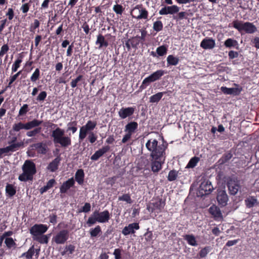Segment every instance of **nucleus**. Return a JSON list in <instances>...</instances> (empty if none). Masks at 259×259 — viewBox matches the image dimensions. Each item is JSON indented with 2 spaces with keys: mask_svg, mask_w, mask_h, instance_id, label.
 Listing matches in <instances>:
<instances>
[{
  "mask_svg": "<svg viewBox=\"0 0 259 259\" xmlns=\"http://www.w3.org/2000/svg\"><path fill=\"white\" fill-rule=\"evenodd\" d=\"M147 149L151 152L150 157L152 159H165V150L167 146L164 144L158 145L155 140H149L146 143Z\"/></svg>",
  "mask_w": 259,
  "mask_h": 259,
  "instance_id": "nucleus-1",
  "label": "nucleus"
},
{
  "mask_svg": "<svg viewBox=\"0 0 259 259\" xmlns=\"http://www.w3.org/2000/svg\"><path fill=\"white\" fill-rule=\"evenodd\" d=\"M229 27H233L237 29L240 33L244 32L248 34H252L257 31L256 27L249 22H243L242 21L235 20L232 23L229 24Z\"/></svg>",
  "mask_w": 259,
  "mask_h": 259,
  "instance_id": "nucleus-2",
  "label": "nucleus"
},
{
  "mask_svg": "<svg viewBox=\"0 0 259 259\" xmlns=\"http://www.w3.org/2000/svg\"><path fill=\"white\" fill-rule=\"evenodd\" d=\"M22 170L23 173L19 176L18 179L24 182L32 180L33 175L36 173L35 164L29 160H26L22 166Z\"/></svg>",
  "mask_w": 259,
  "mask_h": 259,
  "instance_id": "nucleus-3",
  "label": "nucleus"
},
{
  "mask_svg": "<svg viewBox=\"0 0 259 259\" xmlns=\"http://www.w3.org/2000/svg\"><path fill=\"white\" fill-rule=\"evenodd\" d=\"M64 131L58 127L52 132V136L55 143H58L62 147H66L71 145V139L68 137H64Z\"/></svg>",
  "mask_w": 259,
  "mask_h": 259,
  "instance_id": "nucleus-4",
  "label": "nucleus"
},
{
  "mask_svg": "<svg viewBox=\"0 0 259 259\" xmlns=\"http://www.w3.org/2000/svg\"><path fill=\"white\" fill-rule=\"evenodd\" d=\"M213 190L211 183L208 180H204L200 184L198 191L197 196L203 197L209 194Z\"/></svg>",
  "mask_w": 259,
  "mask_h": 259,
  "instance_id": "nucleus-5",
  "label": "nucleus"
},
{
  "mask_svg": "<svg viewBox=\"0 0 259 259\" xmlns=\"http://www.w3.org/2000/svg\"><path fill=\"white\" fill-rule=\"evenodd\" d=\"M227 187L231 195H236L240 188L239 181L236 178H229L227 182Z\"/></svg>",
  "mask_w": 259,
  "mask_h": 259,
  "instance_id": "nucleus-6",
  "label": "nucleus"
},
{
  "mask_svg": "<svg viewBox=\"0 0 259 259\" xmlns=\"http://www.w3.org/2000/svg\"><path fill=\"white\" fill-rule=\"evenodd\" d=\"M68 237L69 231L67 230H62L56 234L53 240L57 244H64L67 240Z\"/></svg>",
  "mask_w": 259,
  "mask_h": 259,
  "instance_id": "nucleus-7",
  "label": "nucleus"
},
{
  "mask_svg": "<svg viewBox=\"0 0 259 259\" xmlns=\"http://www.w3.org/2000/svg\"><path fill=\"white\" fill-rule=\"evenodd\" d=\"M180 9V7L177 5L165 6L159 10V14L160 15H172L173 16L179 12Z\"/></svg>",
  "mask_w": 259,
  "mask_h": 259,
  "instance_id": "nucleus-8",
  "label": "nucleus"
},
{
  "mask_svg": "<svg viewBox=\"0 0 259 259\" xmlns=\"http://www.w3.org/2000/svg\"><path fill=\"white\" fill-rule=\"evenodd\" d=\"M47 230L48 227L45 225L35 224L31 228L30 232L33 237H36L45 233Z\"/></svg>",
  "mask_w": 259,
  "mask_h": 259,
  "instance_id": "nucleus-9",
  "label": "nucleus"
},
{
  "mask_svg": "<svg viewBox=\"0 0 259 259\" xmlns=\"http://www.w3.org/2000/svg\"><path fill=\"white\" fill-rule=\"evenodd\" d=\"M136 10H138L140 14L137 16H132L133 18L138 20L148 19V12L146 8L143 7L142 4L136 5L133 9L132 11H135Z\"/></svg>",
  "mask_w": 259,
  "mask_h": 259,
  "instance_id": "nucleus-10",
  "label": "nucleus"
},
{
  "mask_svg": "<svg viewBox=\"0 0 259 259\" xmlns=\"http://www.w3.org/2000/svg\"><path fill=\"white\" fill-rule=\"evenodd\" d=\"M94 216L96 217L97 222L99 223H106L110 219V214L108 210L100 212L98 210L94 212Z\"/></svg>",
  "mask_w": 259,
  "mask_h": 259,
  "instance_id": "nucleus-11",
  "label": "nucleus"
},
{
  "mask_svg": "<svg viewBox=\"0 0 259 259\" xmlns=\"http://www.w3.org/2000/svg\"><path fill=\"white\" fill-rule=\"evenodd\" d=\"M217 199L219 205L222 206L227 205L228 197L225 190H220L218 192Z\"/></svg>",
  "mask_w": 259,
  "mask_h": 259,
  "instance_id": "nucleus-12",
  "label": "nucleus"
},
{
  "mask_svg": "<svg viewBox=\"0 0 259 259\" xmlns=\"http://www.w3.org/2000/svg\"><path fill=\"white\" fill-rule=\"evenodd\" d=\"M139 225L137 223H133L129 224L127 226H125L122 231V233L125 235H128L130 234H134L135 230L139 229Z\"/></svg>",
  "mask_w": 259,
  "mask_h": 259,
  "instance_id": "nucleus-13",
  "label": "nucleus"
},
{
  "mask_svg": "<svg viewBox=\"0 0 259 259\" xmlns=\"http://www.w3.org/2000/svg\"><path fill=\"white\" fill-rule=\"evenodd\" d=\"M242 90V88L241 87L228 88L226 87H222L221 88V91L225 95H239Z\"/></svg>",
  "mask_w": 259,
  "mask_h": 259,
  "instance_id": "nucleus-14",
  "label": "nucleus"
},
{
  "mask_svg": "<svg viewBox=\"0 0 259 259\" xmlns=\"http://www.w3.org/2000/svg\"><path fill=\"white\" fill-rule=\"evenodd\" d=\"M151 169L154 172H158L161 168L162 164L164 163L165 159H151Z\"/></svg>",
  "mask_w": 259,
  "mask_h": 259,
  "instance_id": "nucleus-15",
  "label": "nucleus"
},
{
  "mask_svg": "<svg viewBox=\"0 0 259 259\" xmlns=\"http://www.w3.org/2000/svg\"><path fill=\"white\" fill-rule=\"evenodd\" d=\"M215 46V41L212 38H205L200 43V47L204 49H212Z\"/></svg>",
  "mask_w": 259,
  "mask_h": 259,
  "instance_id": "nucleus-16",
  "label": "nucleus"
},
{
  "mask_svg": "<svg viewBox=\"0 0 259 259\" xmlns=\"http://www.w3.org/2000/svg\"><path fill=\"white\" fill-rule=\"evenodd\" d=\"M209 213L213 216L215 220L223 219V215L219 207L213 205L209 208Z\"/></svg>",
  "mask_w": 259,
  "mask_h": 259,
  "instance_id": "nucleus-17",
  "label": "nucleus"
},
{
  "mask_svg": "<svg viewBox=\"0 0 259 259\" xmlns=\"http://www.w3.org/2000/svg\"><path fill=\"white\" fill-rule=\"evenodd\" d=\"M110 149L109 146L103 147L101 149L96 151V152L91 156V159L92 160H97L100 157H101L104 153L108 151Z\"/></svg>",
  "mask_w": 259,
  "mask_h": 259,
  "instance_id": "nucleus-18",
  "label": "nucleus"
},
{
  "mask_svg": "<svg viewBox=\"0 0 259 259\" xmlns=\"http://www.w3.org/2000/svg\"><path fill=\"white\" fill-rule=\"evenodd\" d=\"M74 184V181L73 178L68 179L63 183L60 188L61 193H65Z\"/></svg>",
  "mask_w": 259,
  "mask_h": 259,
  "instance_id": "nucleus-19",
  "label": "nucleus"
},
{
  "mask_svg": "<svg viewBox=\"0 0 259 259\" xmlns=\"http://www.w3.org/2000/svg\"><path fill=\"white\" fill-rule=\"evenodd\" d=\"M168 93H171V91L159 92L151 96L149 98V102L150 103H158L162 98L164 95L167 94Z\"/></svg>",
  "mask_w": 259,
  "mask_h": 259,
  "instance_id": "nucleus-20",
  "label": "nucleus"
},
{
  "mask_svg": "<svg viewBox=\"0 0 259 259\" xmlns=\"http://www.w3.org/2000/svg\"><path fill=\"white\" fill-rule=\"evenodd\" d=\"M60 161V157L57 156L50 163L47 167V168L52 172L56 171L58 168V165Z\"/></svg>",
  "mask_w": 259,
  "mask_h": 259,
  "instance_id": "nucleus-21",
  "label": "nucleus"
},
{
  "mask_svg": "<svg viewBox=\"0 0 259 259\" xmlns=\"http://www.w3.org/2000/svg\"><path fill=\"white\" fill-rule=\"evenodd\" d=\"M96 44L99 45V48H101L102 47L106 48L109 45L108 41L105 40V37L101 34L97 35Z\"/></svg>",
  "mask_w": 259,
  "mask_h": 259,
  "instance_id": "nucleus-22",
  "label": "nucleus"
},
{
  "mask_svg": "<svg viewBox=\"0 0 259 259\" xmlns=\"http://www.w3.org/2000/svg\"><path fill=\"white\" fill-rule=\"evenodd\" d=\"M151 205L153 206V207L152 208V212L155 209L161 210L165 205V202L163 201L162 199H159L157 201L151 203Z\"/></svg>",
  "mask_w": 259,
  "mask_h": 259,
  "instance_id": "nucleus-23",
  "label": "nucleus"
},
{
  "mask_svg": "<svg viewBox=\"0 0 259 259\" xmlns=\"http://www.w3.org/2000/svg\"><path fill=\"white\" fill-rule=\"evenodd\" d=\"M138 123L136 122L133 121L127 123L125 126V131L130 134L134 133L138 128Z\"/></svg>",
  "mask_w": 259,
  "mask_h": 259,
  "instance_id": "nucleus-24",
  "label": "nucleus"
},
{
  "mask_svg": "<svg viewBox=\"0 0 259 259\" xmlns=\"http://www.w3.org/2000/svg\"><path fill=\"white\" fill-rule=\"evenodd\" d=\"M42 122V121H39L36 119H34L32 121H29L25 123V130H28L34 127H37Z\"/></svg>",
  "mask_w": 259,
  "mask_h": 259,
  "instance_id": "nucleus-25",
  "label": "nucleus"
},
{
  "mask_svg": "<svg viewBox=\"0 0 259 259\" xmlns=\"http://www.w3.org/2000/svg\"><path fill=\"white\" fill-rule=\"evenodd\" d=\"M172 16L173 19L177 21L182 20L183 19H187L189 15L188 13L185 11L179 12Z\"/></svg>",
  "mask_w": 259,
  "mask_h": 259,
  "instance_id": "nucleus-26",
  "label": "nucleus"
},
{
  "mask_svg": "<svg viewBox=\"0 0 259 259\" xmlns=\"http://www.w3.org/2000/svg\"><path fill=\"white\" fill-rule=\"evenodd\" d=\"M164 71L163 70H158L152 73L149 76L154 82L160 79L161 77L164 74Z\"/></svg>",
  "mask_w": 259,
  "mask_h": 259,
  "instance_id": "nucleus-27",
  "label": "nucleus"
},
{
  "mask_svg": "<svg viewBox=\"0 0 259 259\" xmlns=\"http://www.w3.org/2000/svg\"><path fill=\"white\" fill-rule=\"evenodd\" d=\"M233 155L231 152L225 153L218 161L219 164H224L228 162L232 157Z\"/></svg>",
  "mask_w": 259,
  "mask_h": 259,
  "instance_id": "nucleus-28",
  "label": "nucleus"
},
{
  "mask_svg": "<svg viewBox=\"0 0 259 259\" xmlns=\"http://www.w3.org/2000/svg\"><path fill=\"white\" fill-rule=\"evenodd\" d=\"M84 172L81 169L77 170L75 175V179L78 183L80 185L83 182Z\"/></svg>",
  "mask_w": 259,
  "mask_h": 259,
  "instance_id": "nucleus-29",
  "label": "nucleus"
},
{
  "mask_svg": "<svg viewBox=\"0 0 259 259\" xmlns=\"http://www.w3.org/2000/svg\"><path fill=\"white\" fill-rule=\"evenodd\" d=\"M179 62L178 58L172 55H169L167 57V66L170 65H177Z\"/></svg>",
  "mask_w": 259,
  "mask_h": 259,
  "instance_id": "nucleus-30",
  "label": "nucleus"
},
{
  "mask_svg": "<svg viewBox=\"0 0 259 259\" xmlns=\"http://www.w3.org/2000/svg\"><path fill=\"white\" fill-rule=\"evenodd\" d=\"M238 45V42L236 40L233 38H228L224 42V46L226 48H231L232 47H236Z\"/></svg>",
  "mask_w": 259,
  "mask_h": 259,
  "instance_id": "nucleus-31",
  "label": "nucleus"
},
{
  "mask_svg": "<svg viewBox=\"0 0 259 259\" xmlns=\"http://www.w3.org/2000/svg\"><path fill=\"white\" fill-rule=\"evenodd\" d=\"M33 147L37 149L40 153L46 154L47 152V146L42 143H38L33 145Z\"/></svg>",
  "mask_w": 259,
  "mask_h": 259,
  "instance_id": "nucleus-32",
  "label": "nucleus"
},
{
  "mask_svg": "<svg viewBox=\"0 0 259 259\" xmlns=\"http://www.w3.org/2000/svg\"><path fill=\"white\" fill-rule=\"evenodd\" d=\"M245 202L247 207L251 208L257 203V199L253 197H249L245 200Z\"/></svg>",
  "mask_w": 259,
  "mask_h": 259,
  "instance_id": "nucleus-33",
  "label": "nucleus"
},
{
  "mask_svg": "<svg viewBox=\"0 0 259 259\" xmlns=\"http://www.w3.org/2000/svg\"><path fill=\"white\" fill-rule=\"evenodd\" d=\"M6 192L9 197H12L16 194V190L12 184H8L6 187Z\"/></svg>",
  "mask_w": 259,
  "mask_h": 259,
  "instance_id": "nucleus-34",
  "label": "nucleus"
},
{
  "mask_svg": "<svg viewBox=\"0 0 259 259\" xmlns=\"http://www.w3.org/2000/svg\"><path fill=\"white\" fill-rule=\"evenodd\" d=\"M22 62V56H21L18 57L14 62V64L12 67V73L15 72L17 71L18 69L20 66V64Z\"/></svg>",
  "mask_w": 259,
  "mask_h": 259,
  "instance_id": "nucleus-35",
  "label": "nucleus"
},
{
  "mask_svg": "<svg viewBox=\"0 0 259 259\" xmlns=\"http://www.w3.org/2000/svg\"><path fill=\"white\" fill-rule=\"evenodd\" d=\"M184 239L187 240L188 243L192 246H197V243L194 236L193 235H186Z\"/></svg>",
  "mask_w": 259,
  "mask_h": 259,
  "instance_id": "nucleus-36",
  "label": "nucleus"
},
{
  "mask_svg": "<svg viewBox=\"0 0 259 259\" xmlns=\"http://www.w3.org/2000/svg\"><path fill=\"white\" fill-rule=\"evenodd\" d=\"M40 72L39 68H36L30 76V80L33 82H35L40 78Z\"/></svg>",
  "mask_w": 259,
  "mask_h": 259,
  "instance_id": "nucleus-37",
  "label": "nucleus"
},
{
  "mask_svg": "<svg viewBox=\"0 0 259 259\" xmlns=\"http://www.w3.org/2000/svg\"><path fill=\"white\" fill-rule=\"evenodd\" d=\"M167 51V48L164 45L159 46L156 49V53L158 56H164L166 54Z\"/></svg>",
  "mask_w": 259,
  "mask_h": 259,
  "instance_id": "nucleus-38",
  "label": "nucleus"
},
{
  "mask_svg": "<svg viewBox=\"0 0 259 259\" xmlns=\"http://www.w3.org/2000/svg\"><path fill=\"white\" fill-rule=\"evenodd\" d=\"M141 35L139 36L138 35H136L137 38L139 40V42L140 44H141L142 45H144V41L145 40L146 36L147 34V31L146 29H141L140 30Z\"/></svg>",
  "mask_w": 259,
  "mask_h": 259,
  "instance_id": "nucleus-39",
  "label": "nucleus"
},
{
  "mask_svg": "<svg viewBox=\"0 0 259 259\" xmlns=\"http://www.w3.org/2000/svg\"><path fill=\"white\" fill-rule=\"evenodd\" d=\"M153 82L150 76L146 77L142 81V84L140 87L141 90L145 89L150 83Z\"/></svg>",
  "mask_w": 259,
  "mask_h": 259,
  "instance_id": "nucleus-40",
  "label": "nucleus"
},
{
  "mask_svg": "<svg viewBox=\"0 0 259 259\" xmlns=\"http://www.w3.org/2000/svg\"><path fill=\"white\" fill-rule=\"evenodd\" d=\"M113 10L117 15H121L124 11V8L119 4H116L113 6Z\"/></svg>",
  "mask_w": 259,
  "mask_h": 259,
  "instance_id": "nucleus-41",
  "label": "nucleus"
},
{
  "mask_svg": "<svg viewBox=\"0 0 259 259\" xmlns=\"http://www.w3.org/2000/svg\"><path fill=\"white\" fill-rule=\"evenodd\" d=\"M40 22L37 19H34L33 22L32 23L29 27V30L31 32H34L37 28H38L40 26Z\"/></svg>",
  "mask_w": 259,
  "mask_h": 259,
  "instance_id": "nucleus-42",
  "label": "nucleus"
},
{
  "mask_svg": "<svg viewBox=\"0 0 259 259\" xmlns=\"http://www.w3.org/2000/svg\"><path fill=\"white\" fill-rule=\"evenodd\" d=\"M199 158L197 157H194L190 159L188 164L186 166V168H193L194 167L197 163L199 161Z\"/></svg>",
  "mask_w": 259,
  "mask_h": 259,
  "instance_id": "nucleus-43",
  "label": "nucleus"
},
{
  "mask_svg": "<svg viewBox=\"0 0 259 259\" xmlns=\"http://www.w3.org/2000/svg\"><path fill=\"white\" fill-rule=\"evenodd\" d=\"M163 24L161 21H156L154 22L153 28L156 32H159L163 29Z\"/></svg>",
  "mask_w": 259,
  "mask_h": 259,
  "instance_id": "nucleus-44",
  "label": "nucleus"
},
{
  "mask_svg": "<svg viewBox=\"0 0 259 259\" xmlns=\"http://www.w3.org/2000/svg\"><path fill=\"white\" fill-rule=\"evenodd\" d=\"M33 240L38 241L40 243H47L48 237L46 235H39L36 237H33Z\"/></svg>",
  "mask_w": 259,
  "mask_h": 259,
  "instance_id": "nucleus-45",
  "label": "nucleus"
},
{
  "mask_svg": "<svg viewBox=\"0 0 259 259\" xmlns=\"http://www.w3.org/2000/svg\"><path fill=\"white\" fill-rule=\"evenodd\" d=\"M101 232V227L99 226H96L94 229H91L90 233L92 237H95Z\"/></svg>",
  "mask_w": 259,
  "mask_h": 259,
  "instance_id": "nucleus-46",
  "label": "nucleus"
},
{
  "mask_svg": "<svg viewBox=\"0 0 259 259\" xmlns=\"http://www.w3.org/2000/svg\"><path fill=\"white\" fill-rule=\"evenodd\" d=\"M135 107H130L127 108H122L118 113H134L135 110Z\"/></svg>",
  "mask_w": 259,
  "mask_h": 259,
  "instance_id": "nucleus-47",
  "label": "nucleus"
},
{
  "mask_svg": "<svg viewBox=\"0 0 259 259\" xmlns=\"http://www.w3.org/2000/svg\"><path fill=\"white\" fill-rule=\"evenodd\" d=\"M178 177V172L175 170H170L168 174L167 179L169 181L175 180Z\"/></svg>",
  "mask_w": 259,
  "mask_h": 259,
  "instance_id": "nucleus-48",
  "label": "nucleus"
},
{
  "mask_svg": "<svg viewBox=\"0 0 259 259\" xmlns=\"http://www.w3.org/2000/svg\"><path fill=\"white\" fill-rule=\"evenodd\" d=\"M41 131V127H37L34 128L33 130L27 132L26 135L28 137H33L35 136L36 134L39 133Z\"/></svg>",
  "mask_w": 259,
  "mask_h": 259,
  "instance_id": "nucleus-49",
  "label": "nucleus"
},
{
  "mask_svg": "<svg viewBox=\"0 0 259 259\" xmlns=\"http://www.w3.org/2000/svg\"><path fill=\"white\" fill-rule=\"evenodd\" d=\"M130 40L132 47L134 49H137L138 45L140 44L136 36L132 37V38L130 39Z\"/></svg>",
  "mask_w": 259,
  "mask_h": 259,
  "instance_id": "nucleus-50",
  "label": "nucleus"
},
{
  "mask_svg": "<svg viewBox=\"0 0 259 259\" xmlns=\"http://www.w3.org/2000/svg\"><path fill=\"white\" fill-rule=\"evenodd\" d=\"M34 247L33 246H32L26 252L23 253L22 256H25L27 258L30 259L32 258V256L34 254Z\"/></svg>",
  "mask_w": 259,
  "mask_h": 259,
  "instance_id": "nucleus-51",
  "label": "nucleus"
},
{
  "mask_svg": "<svg viewBox=\"0 0 259 259\" xmlns=\"http://www.w3.org/2000/svg\"><path fill=\"white\" fill-rule=\"evenodd\" d=\"M30 4L29 3H26L23 4L20 8V10L22 13L26 14L29 10Z\"/></svg>",
  "mask_w": 259,
  "mask_h": 259,
  "instance_id": "nucleus-52",
  "label": "nucleus"
},
{
  "mask_svg": "<svg viewBox=\"0 0 259 259\" xmlns=\"http://www.w3.org/2000/svg\"><path fill=\"white\" fill-rule=\"evenodd\" d=\"M118 200L126 201L128 203H131L132 202L131 197L128 194H123L122 196L119 197Z\"/></svg>",
  "mask_w": 259,
  "mask_h": 259,
  "instance_id": "nucleus-53",
  "label": "nucleus"
},
{
  "mask_svg": "<svg viewBox=\"0 0 259 259\" xmlns=\"http://www.w3.org/2000/svg\"><path fill=\"white\" fill-rule=\"evenodd\" d=\"M96 125V123L91 121H89L87 123L83 126L88 131L93 130Z\"/></svg>",
  "mask_w": 259,
  "mask_h": 259,
  "instance_id": "nucleus-54",
  "label": "nucleus"
},
{
  "mask_svg": "<svg viewBox=\"0 0 259 259\" xmlns=\"http://www.w3.org/2000/svg\"><path fill=\"white\" fill-rule=\"evenodd\" d=\"M96 222H97V219L96 218V217L94 216L93 212L91 216L89 218L87 224L90 227L93 225L95 224L96 223Z\"/></svg>",
  "mask_w": 259,
  "mask_h": 259,
  "instance_id": "nucleus-55",
  "label": "nucleus"
},
{
  "mask_svg": "<svg viewBox=\"0 0 259 259\" xmlns=\"http://www.w3.org/2000/svg\"><path fill=\"white\" fill-rule=\"evenodd\" d=\"M88 131L86 130L83 126H82L80 129L79 138L80 140L84 139L88 133Z\"/></svg>",
  "mask_w": 259,
  "mask_h": 259,
  "instance_id": "nucleus-56",
  "label": "nucleus"
},
{
  "mask_svg": "<svg viewBox=\"0 0 259 259\" xmlns=\"http://www.w3.org/2000/svg\"><path fill=\"white\" fill-rule=\"evenodd\" d=\"M13 129L14 131L18 132L20 131L21 129H25V123H22V122H19L18 123L15 124L13 125Z\"/></svg>",
  "mask_w": 259,
  "mask_h": 259,
  "instance_id": "nucleus-57",
  "label": "nucleus"
},
{
  "mask_svg": "<svg viewBox=\"0 0 259 259\" xmlns=\"http://www.w3.org/2000/svg\"><path fill=\"white\" fill-rule=\"evenodd\" d=\"M5 243L6 244L7 246L9 248H11L13 246L16 245L15 242L12 238H7L5 239Z\"/></svg>",
  "mask_w": 259,
  "mask_h": 259,
  "instance_id": "nucleus-58",
  "label": "nucleus"
},
{
  "mask_svg": "<svg viewBox=\"0 0 259 259\" xmlns=\"http://www.w3.org/2000/svg\"><path fill=\"white\" fill-rule=\"evenodd\" d=\"M47 93L45 91L41 92L36 98V100L39 102H43L46 98Z\"/></svg>",
  "mask_w": 259,
  "mask_h": 259,
  "instance_id": "nucleus-59",
  "label": "nucleus"
},
{
  "mask_svg": "<svg viewBox=\"0 0 259 259\" xmlns=\"http://www.w3.org/2000/svg\"><path fill=\"white\" fill-rule=\"evenodd\" d=\"M91 204L88 202L85 203L84 206L82 207L81 209L79 210V212H88L91 210Z\"/></svg>",
  "mask_w": 259,
  "mask_h": 259,
  "instance_id": "nucleus-60",
  "label": "nucleus"
},
{
  "mask_svg": "<svg viewBox=\"0 0 259 259\" xmlns=\"http://www.w3.org/2000/svg\"><path fill=\"white\" fill-rule=\"evenodd\" d=\"M9 50V47L7 44L4 45L1 49L0 57H3Z\"/></svg>",
  "mask_w": 259,
  "mask_h": 259,
  "instance_id": "nucleus-61",
  "label": "nucleus"
},
{
  "mask_svg": "<svg viewBox=\"0 0 259 259\" xmlns=\"http://www.w3.org/2000/svg\"><path fill=\"white\" fill-rule=\"evenodd\" d=\"M23 144L21 143H14L11 144L10 146H8L9 148H10V151H15L16 149L19 148Z\"/></svg>",
  "mask_w": 259,
  "mask_h": 259,
  "instance_id": "nucleus-62",
  "label": "nucleus"
},
{
  "mask_svg": "<svg viewBox=\"0 0 259 259\" xmlns=\"http://www.w3.org/2000/svg\"><path fill=\"white\" fill-rule=\"evenodd\" d=\"M239 56V53L234 51H230L228 53V57L230 60H232L234 58H237Z\"/></svg>",
  "mask_w": 259,
  "mask_h": 259,
  "instance_id": "nucleus-63",
  "label": "nucleus"
},
{
  "mask_svg": "<svg viewBox=\"0 0 259 259\" xmlns=\"http://www.w3.org/2000/svg\"><path fill=\"white\" fill-rule=\"evenodd\" d=\"M6 16L8 17L9 20H12L14 17V12L12 8H9Z\"/></svg>",
  "mask_w": 259,
  "mask_h": 259,
  "instance_id": "nucleus-64",
  "label": "nucleus"
}]
</instances>
